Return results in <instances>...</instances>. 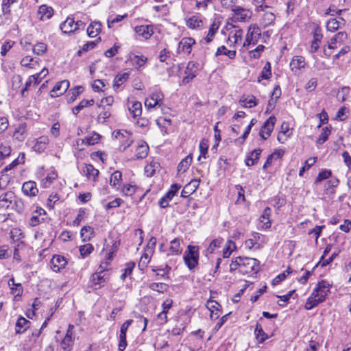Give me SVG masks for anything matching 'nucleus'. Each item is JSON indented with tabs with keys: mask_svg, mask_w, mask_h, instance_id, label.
I'll list each match as a JSON object with an SVG mask.
<instances>
[{
	"mask_svg": "<svg viewBox=\"0 0 351 351\" xmlns=\"http://www.w3.org/2000/svg\"><path fill=\"white\" fill-rule=\"evenodd\" d=\"M259 261L253 258L238 256L231 261L230 271H238L241 274L256 273L259 269Z\"/></svg>",
	"mask_w": 351,
	"mask_h": 351,
	"instance_id": "f257e3e1",
	"label": "nucleus"
},
{
	"mask_svg": "<svg viewBox=\"0 0 351 351\" xmlns=\"http://www.w3.org/2000/svg\"><path fill=\"white\" fill-rule=\"evenodd\" d=\"M348 38V34L346 32H339L334 35L324 47V55L328 58L332 54V49H336L341 46Z\"/></svg>",
	"mask_w": 351,
	"mask_h": 351,
	"instance_id": "f03ea898",
	"label": "nucleus"
},
{
	"mask_svg": "<svg viewBox=\"0 0 351 351\" xmlns=\"http://www.w3.org/2000/svg\"><path fill=\"white\" fill-rule=\"evenodd\" d=\"M184 261L190 270L195 269L198 265L199 252L198 247L195 245H188L187 250L184 255Z\"/></svg>",
	"mask_w": 351,
	"mask_h": 351,
	"instance_id": "7ed1b4c3",
	"label": "nucleus"
},
{
	"mask_svg": "<svg viewBox=\"0 0 351 351\" xmlns=\"http://www.w3.org/2000/svg\"><path fill=\"white\" fill-rule=\"evenodd\" d=\"M112 137L119 143V149L124 152L133 142L132 134L125 130H115Z\"/></svg>",
	"mask_w": 351,
	"mask_h": 351,
	"instance_id": "20e7f679",
	"label": "nucleus"
},
{
	"mask_svg": "<svg viewBox=\"0 0 351 351\" xmlns=\"http://www.w3.org/2000/svg\"><path fill=\"white\" fill-rule=\"evenodd\" d=\"M104 271L105 269L101 267L99 270H97L90 276V282L94 289L101 288L108 281L109 277Z\"/></svg>",
	"mask_w": 351,
	"mask_h": 351,
	"instance_id": "39448f33",
	"label": "nucleus"
},
{
	"mask_svg": "<svg viewBox=\"0 0 351 351\" xmlns=\"http://www.w3.org/2000/svg\"><path fill=\"white\" fill-rule=\"evenodd\" d=\"M261 36V30L258 27H250L243 43L244 47H248L250 45L257 44Z\"/></svg>",
	"mask_w": 351,
	"mask_h": 351,
	"instance_id": "423d86ee",
	"label": "nucleus"
},
{
	"mask_svg": "<svg viewBox=\"0 0 351 351\" xmlns=\"http://www.w3.org/2000/svg\"><path fill=\"white\" fill-rule=\"evenodd\" d=\"M276 118L274 116H271L262 126L259 135L263 139L266 140L270 135L274 128Z\"/></svg>",
	"mask_w": 351,
	"mask_h": 351,
	"instance_id": "0eeeda50",
	"label": "nucleus"
},
{
	"mask_svg": "<svg viewBox=\"0 0 351 351\" xmlns=\"http://www.w3.org/2000/svg\"><path fill=\"white\" fill-rule=\"evenodd\" d=\"M195 44V41L193 38L190 37H185L182 38L180 41L178 47L177 49L178 53H185L190 54L191 52L192 47Z\"/></svg>",
	"mask_w": 351,
	"mask_h": 351,
	"instance_id": "6e6552de",
	"label": "nucleus"
},
{
	"mask_svg": "<svg viewBox=\"0 0 351 351\" xmlns=\"http://www.w3.org/2000/svg\"><path fill=\"white\" fill-rule=\"evenodd\" d=\"M163 99V94L161 92H155L150 95L145 101V106L148 108L160 106Z\"/></svg>",
	"mask_w": 351,
	"mask_h": 351,
	"instance_id": "1a4fd4ad",
	"label": "nucleus"
},
{
	"mask_svg": "<svg viewBox=\"0 0 351 351\" xmlns=\"http://www.w3.org/2000/svg\"><path fill=\"white\" fill-rule=\"evenodd\" d=\"M232 11L234 12V18L237 21H245L252 16V12L250 10L240 6H236Z\"/></svg>",
	"mask_w": 351,
	"mask_h": 351,
	"instance_id": "9d476101",
	"label": "nucleus"
},
{
	"mask_svg": "<svg viewBox=\"0 0 351 351\" xmlns=\"http://www.w3.org/2000/svg\"><path fill=\"white\" fill-rule=\"evenodd\" d=\"M199 179L191 180L189 183L184 186L181 193V197L186 198L188 197L190 195L195 193L199 187Z\"/></svg>",
	"mask_w": 351,
	"mask_h": 351,
	"instance_id": "9b49d317",
	"label": "nucleus"
},
{
	"mask_svg": "<svg viewBox=\"0 0 351 351\" xmlns=\"http://www.w3.org/2000/svg\"><path fill=\"white\" fill-rule=\"evenodd\" d=\"M69 87V82L68 80H62L56 83L53 88L51 91V96L56 97L63 95Z\"/></svg>",
	"mask_w": 351,
	"mask_h": 351,
	"instance_id": "f8f14e48",
	"label": "nucleus"
},
{
	"mask_svg": "<svg viewBox=\"0 0 351 351\" xmlns=\"http://www.w3.org/2000/svg\"><path fill=\"white\" fill-rule=\"evenodd\" d=\"M317 294V293L313 292L311 295L307 299L304 306L306 310H311L324 301V295L321 294V295L318 296Z\"/></svg>",
	"mask_w": 351,
	"mask_h": 351,
	"instance_id": "ddd939ff",
	"label": "nucleus"
},
{
	"mask_svg": "<svg viewBox=\"0 0 351 351\" xmlns=\"http://www.w3.org/2000/svg\"><path fill=\"white\" fill-rule=\"evenodd\" d=\"M49 142V138L47 136H40L34 139L32 149L36 152L40 154L45 150Z\"/></svg>",
	"mask_w": 351,
	"mask_h": 351,
	"instance_id": "4468645a",
	"label": "nucleus"
},
{
	"mask_svg": "<svg viewBox=\"0 0 351 351\" xmlns=\"http://www.w3.org/2000/svg\"><path fill=\"white\" fill-rule=\"evenodd\" d=\"M66 263L67 262L64 256L60 255H54L51 260V267L53 271L58 272L65 267Z\"/></svg>",
	"mask_w": 351,
	"mask_h": 351,
	"instance_id": "2eb2a0df",
	"label": "nucleus"
},
{
	"mask_svg": "<svg viewBox=\"0 0 351 351\" xmlns=\"http://www.w3.org/2000/svg\"><path fill=\"white\" fill-rule=\"evenodd\" d=\"M14 198V194L12 191H8L0 195V209L6 210L11 205Z\"/></svg>",
	"mask_w": 351,
	"mask_h": 351,
	"instance_id": "dca6fc26",
	"label": "nucleus"
},
{
	"mask_svg": "<svg viewBox=\"0 0 351 351\" xmlns=\"http://www.w3.org/2000/svg\"><path fill=\"white\" fill-rule=\"evenodd\" d=\"M136 33L145 39H149L154 34V29L152 25H139L135 27Z\"/></svg>",
	"mask_w": 351,
	"mask_h": 351,
	"instance_id": "f3484780",
	"label": "nucleus"
},
{
	"mask_svg": "<svg viewBox=\"0 0 351 351\" xmlns=\"http://www.w3.org/2000/svg\"><path fill=\"white\" fill-rule=\"evenodd\" d=\"M27 136L26 123H22L15 128L12 137L19 142H23Z\"/></svg>",
	"mask_w": 351,
	"mask_h": 351,
	"instance_id": "a211bd4d",
	"label": "nucleus"
},
{
	"mask_svg": "<svg viewBox=\"0 0 351 351\" xmlns=\"http://www.w3.org/2000/svg\"><path fill=\"white\" fill-rule=\"evenodd\" d=\"M53 14V10L51 7L46 5H40L37 12V16L40 21L49 19Z\"/></svg>",
	"mask_w": 351,
	"mask_h": 351,
	"instance_id": "6ab92c4d",
	"label": "nucleus"
},
{
	"mask_svg": "<svg viewBox=\"0 0 351 351\" xmlns=\"http://www.w3.org/2000/svg\"><path fill=\"white\" fill-rule=\"evenodd\" d=\"M147 60V58L145 56L134 54H130L128 58V61L136 69H139L144 66Z\"/></svg>",
	"mask_w": 351,
	"mask_h": 351,
	"instance_id": "aec40b11",
	"label": "nucleus"
},
{
	"mask_svg": "<svg viewBox=\"0 0 351 351\" xmlns=\"http://www.w3.org/2000/svg\"><path fill=\"white\" fill-rule=\"evenodd\" d=\"M22 191L27 196H35L38 192L34 182L29 181L23 184Z\"/></svg>",
	"mask_w": 351,
	"mask_h": 351,
	"instance_id": "412c9836",
	"label": "nucleus"
},
{
	"mask_svg": "<svg viewBox=\"0 0 351 351\" xmlns=\"http://www.w3.org/2000/svg\"><path fill=\"white\" fill-rule=\"evenodd\" d=\"M306 65L305 58L302 56H294L290 62V67L292 71L300 70L305 68Z\"/></svg>",
	"mask_w": 351,
	"mask_h": 351,
	"instance_id": "4be33fe9",
	"label": "nucleus"
},
{
	"mask_svg": "<svg viewBox=\"0 0 351 351\" xmlns=\"http://www.w3.org/2000/svg\"><path fill=\"white\" fill-rule=\"evenodd\" d=\"M30 322L25 317L21 316L18 318L16 323L15 331L16 334H22L30 326Z\"/></svg>",
	"mask_w": 351,
	"mask_h": 351,
	"instance_id": "5701e85b",
	"label": "nucleus"
},
{
	"mask_svg": "<svg viewBox=\"0 0 351 351\" xmlns=\"http://www.w3.org/2000/svg\"><path fill=\"white\" fill-rule=\"evenodd\" d=\"M149 151V146L145 141H141L136 149V154H135V158L136 159H143L145 158L147 154Z\"/></svg>",
	"mask_w": 351,
	"mask_h": 351,
	"instance_id": "b1692460",
	"label": "nucleus"
},
{
	"mask_svg": "<svg viewBox=\"0 0 351 351\" xmlns=\"http://www.w3.org/2000/svg\"><path fill=\"white\" fill-rule=\"evenodd\" d=\"M100 135L97 133H93L91 136H86L84 139H78L76 141L77 145L79 146L81 143L86 144L88 145H93L97 143L100 139Z\"/></svg>",
	"mask_w": 351,
	"mask_h": 351,
	"instance_id": "393cba45",
	"label": "nucleus"
},
{
	"mask_svg": "<svg viewBox=\"0 0 351 351\" xmlns=\"http://www.w3.org/2000/svg\"><path fill=\"white\" fill-rule=\"evenodd\" d=\"M74 27L75 20L71 17H67V19L60 25V29L64 34L74 32Z\"/></svg>",
	"mask_w": 351,
	"mask_h": 351,
	"instance_id": "a878e982",
	"label": "nucleus"
},
{
	"mask_svg": "<svg viewBox=\"0 0 351 351\" xmlns=\"http://www.w3.org/2000/svg\"><path fill=\"white\" fill-rule=\"evenodd\" d=\"M8 286L12 294H15V298L21 296L23 294V289L21 283H16L14 278L12 277L8 281Z\"/></svg>",
	"mask_w": 351,
	"mask_h": 351,
	"instance_id": "bb28decb",
	"label": "nucleus"
},
{
	"mask_svg": "<svg viewBox=\"0 0 351 351\" xmlns=\"http://www.w3.org/2000/svg\"><path fill=\"white\" fill-rule=\"evenodd\" d=\"M242 37V29L239 27H234V29L230 32L228 40L234 44H237L239 41H241Z\"/></svg>",
	"mask_w": 351,
	"mask_h": 351,
	"instance_id": "cd10ccee",
	"label": "nucleus"
},
{
	"mask_svg": "<svg viewBox=\"0 0 351 351\" xmlns=\"http://www.w3.org/2000/svg\"><path fill=\"white\" fill-rule=\"evenodd\" d=\"M101 24L99 22H92L86 29L87 34L90 37L94 38L99 34L101 31Z\"/></svg>",
	"mask_w": 351,
	"mask_h": 351,
	"instance_id": "c85d7f7f",
	"label": "nucleus"
},
{
	"mask_svg": "<svg viewBox=\"0 0 351 351\" xmlns=\"http://www.w3.org/2000/svg\"><path fill=\"white\" fill-rule=\"evenodd\" d=\"M313 292L317 293V295H321V294L324 295V300L327 295V293L329 292V284L324 280H322L318 282L316 288L313 290Z\"/></svg>",
	"mask_w": 351,
	"mask_h": 351,
	"instance_id": "c756f323",
	"label": "nucleus"
},
{
	"mask_svg": "<svg viewBox=\"0 0 351 351\" xmlns=\"http://www.w3.org/2000/svg\"><path fill=\"white\" fill-rule=\"evenodd\" d=\"M239 102L245 108H252L257 105L256 97L254 95L243 96Z\"/></svg>",
	"mask_w": 351,
	"mask_h": 351,
	"instance_id": "7c9ffc66",
	"label": "nucleus"
},
{
	"mask_svg": "<svg viewBox=\"0 0 351 351\" xmlns=\"http://www.w3.org/2000/svg\"><path fill=\"white\" fill-rule=\"evenodd\" d=\"M271 210L270 208L267 207L263 210V214L260 217V221L263 224V227L267 229L271 227V223L269 219L271 215Z\"/></svg>",
	"mask_w": 351,
	"mask_h": 351,
	"instance_id": "2f4dec72",
	"label": "nucleus"
},
{
	"mask_svg": "<svg viewBox=\"0 0 351 351\" xmlns=\"http://www.w3.org/2000/svg\"><path fill=\"white\" fill-rule=\"evenodd\" d=\"M262 150L261 149H256L252 151L250 154L246 158L245 164L247 166L254 165L259 158V156Z\"/></svg>",
	"mask_w": 351,
	"mask_h": 351,
	"instance_id": "473e14b6",
	"label": "nucleus"
},
{
	"mask_svg": "<svg viewBox=\"0 0 351 351\" xmlns=\"http://www.w3.org/2000/svg\"><path fill=\"white\" fill-rule=\"evenodd\" d=\"M254 335L256 340L260 343H263L268 338V335L265 332L261 325L258 323L256 324Z\"/></svg>",
	"mask_w": 351,
	"mask_h": 351,
	"instance_id": "72a5a7b5",
	"label": "nucleus"
},
{
	"mask_svg": "<svg viewBox=\"0 0 351 351\" xmlns=\"http://www.w3.org/2000/svg\"><path fill=\"white\" fill-rule=\"evenodd\" d=\"M84 173L88 179H92L93 181H95L96 178L98 176L99 171L95 169L93 165H86L84 169Z\"/></svg>",
	"mask_w": 351,
	"mask_h": 351,
	"instance_id": "f704fd0d",
	"label": "nucleus"
},
{
	"mask_svg": "<svg viewBox=\"0 0 351 351\" xmlns=\"http://www.w3.org/2000/svg\"><path fill=\"white\" fill-rule=\"evenodd\" d=\"M169 250L171 252V255H179L182 253L180 239L176 238L171 241Z\"/></svg>",
	"mask_w": 351,
	"mask_h": 351,
	"instance_id": "c9c22d12",
	"label": "nucleus"
},
{
	"mask_svg": "<svg viewBox=\"0 0 351 351\" xmlns=\"http://www.w3.org/2000/svg\"><path fill=\"white\" fill-rule=\"evenodd\" d=\"M203 25V21L198 16H193L186 21V25L191 29L200 27Z\"/></svg>",
	"mask_w": 351,
	"mask_h": 351,
	"instance_id": "e433bc0d",
	"label": "nucleus"
},
{
	"mask_svg": "<svg viewBox=\"0 0 351 351\" xmlns=\"http://www.w3.org/2000/svg\"><path fill=\"white\" fill-rule=\"evenodd\" d=\"M275 19L276 16L273 12H266L261 19V24L264 27H266L270 25H272L275 21Z\"/></svg>",
	"mask_w": 351,
	"mask_h": 351,
	"instance_id": "4c0bfd02",
	"label": "nucleus"
},
{
	"mask_svg": "<svg viewBox=\"0 0 351 351\" xmlns=\"http://www.w3.org/2000/svg\"><path fill=\"white\" fill-rule=\"evenodd\" d=\"M159 168L160 164L158 162L152 161L145 167V173L147 177H151Z\"/></svg>",
	"mask_w": 351,
	"mask_h": 351,
	"instance_id": "58836bf2",
	"label": "nucleus"
},
{
	"mask_svg": "<svg viewBox=\"0 0 351 351\" xmlns=\"http://www.w3.org/2000/svg\"><path fill=\"white\" fill-rule=\"evenodd\" d=\"M73 336L65 335L60 343V347L64 351H71L73 348Z\"/></svg>",
	"mask_w": 351,
	"mask_h": 351,
	"instance_id": "ea45409f",
	"label": "nucleus"
},
{
	"mask_svg": "<svg viewBox=\"0 0 351 351\" xmlns=\"http://www.w3.org/2000/svg\"><path fill=\"white\" fill-rule=\"evenodd\" d=\"M130 114L133 118H136L141 116L142 113V105L139 101H134L131 107L129 108Z\"/></svg>",
	"mask_w": 351,
	"mask_h": 351,
	"instance_id": "a19ab883",
	"label": "nucleus"
},
{
	"mask_svg": "<svg viewBox=\"0 0 351 351\" xmlns=\"http://www.w3.org/2000/svg\"><path fill=\"white\" fill-rule=\"evenodd\" d=\"M191 162L192 156L189 154L180 161L178 166V171L179 172H185L189 169Z\"/></svg>",
	"mask_w": 351,
	"mask_h": 351,
	"instance_id": "79ce46f5",
	"label": "nucleus"
},
{
	"mask_svg": "<svg viewBox=\"0 0 351 351\" xmlns=\"http://www.w3.org/2000/svg\"><path fill=\"white\" fill-rule=\"evenodd\" d=\"M220 55L227 56L230 59H234L236 56L235 50H228L225 46L219 47L215 53V56Z\"/></svg>",
	"mask_w": 351,
	"mask_h": 351,
	"instance_id": "37998d69",
	"label": "nucleus"
},
{
	"mask_svg": "<svg viewBox=\"0 0 351 351\" xmlns=\"http://www.w3.org/2000/svg\"><path fill=\"white\" fill-rule=\"evenodd\" d=\"M271 64L269 62H267L261 71L260 76L258 78V82H261L262 80H268L271 77Z\"/></svg>",
	"mask_w": 351,
	"mask_h": 351,
	"instance_id": "c03bdc74",
	"label": "nucleus"
},
{
	"mask_svg": "<svg viewBox=\"0 0 351 351\" xmlns=\"http://www.w3.org/2000/svg\"><path fill=\"white\" fill-rule=\"evenodd\" d=\"M149 288L158 293H164L168 289V285L162 282H152L149 285Z\"/></svg>",
	"mask_w": 351,
	"mask_h": 351,
	"instance_id": "a18cd8bd",
	"label": "nucleus"
},
{
	"mask_svg": "<svg viewBox=\"0 0 351 351\" xmlns=\"http://www.w3.org/2000/svg\"><path fill=\"white\" fill-rule=\"evenodd\" d=\"M94 233L93 228L90 226H84L80 231V235L83 241H88Z\"/></svg>",
	"mask_w": 351,
	"mask_h": 351,
	"instance_id": "49530a36",
	"label": "nucleus"
},
{
	"mask_svg": "<svg viewBox=\"0 0 351 351\" xmlns=\"http://www.w3.org/2000/svg\"><path fill=\"white\" fill-rule=\"evenodd\" d=\"M152 254H151L148 251L145 250L140 258L138 267H141L142 269L145 267H147V265L150 262Z\"/></svg>",
	"mask_w": 351,
	"mask_h": 351,
	"instance_id": "de8ad7c7",
	"label": "nucleus"
},
{
	"mask_svg": "<svg viewBox=\"0 0 351 351\" xmlns=\"http://www.w3.org/2000/svg\"><path fill=\"white\" fill-rule=\"evenodd\" d=\"M129 78L128 73L118 74L114 80V87H119L121 84L125 83Z\"/></svg>",
	"mask_w": 351,
	"mask_h": 351,
	"instance_id": "09e8293b",
	"label": "nucleus"
},
{
	"mask_svg": "<svg viewBox=\"0 0 351 351\" xmlns=\"http://www.w3.org/2000/svg\"><path fill=\"white\" fill-rule=\"evenodd\" d=\"M121 178L122 173L119 171H114L110 176V184L113 187H116L117 185H119Z\"/></svg>",
	"mask_w": 351,
	"mask_h": 351,
	"instance_id": "8fccbe9b",
	"label": "nucleus"
},
{
	"mask_svg": "<svg viewBox=\"0 0 351 351\" xmlns=\"http://www.w3.org/2000/svg\"><path fill=\"white\" fill-rule=\"evenodd\" d=\"M235 248V243L230 240L228 241L223 250V257L228 258Z\"/></svg>",
	"mask_w": 351,
	"mask_h": 351,
	"instance_id": "3c124183",
	"label": "nucleus"
},
{
	"mask_svg": "<svg viewBox=\"0 0 351 351\" xmlns=\"http://www.w3.org/2000/svg\"><path fill=\"white\" fill-rule=\"evenodd\" d=\"M331 176H332V171L330 170L323 169L319 173L314 183H315V184H317L318 183L321 182L322 181L330 178Z\"/></svg>",
	"mask_w": 351,
	"mask_h": 351,
	"instance_id": "603ef678",
	"label": "nucleus"
},
{
	"mask_svg": "<svg viewBox=\"0 0 351 351\" xmlns=\"http://www.w3.org/2000/svg\"><path fill=\"white\" fill-rule=\"evenodd\" d=\"M330 130L328 127H325L322 130V132L317 139V143L323 144L328 140L329 135L330 134Z\"/></svg>",
	"mask_w": 351,
	"mask_h": 351,
	"instance_id": "864d4df0",
	"label": "nucleus"
},
{
	"mask_svg": "<svg viewBox=\"0 0 351 351\" xmlns=\"http://www.w3.org/2000/svg\"><path fill=\"white\" fill-rule=\"evenodd\" d=\"M100 40L101 38H98L97 40L94 41L87 42L83 45L82 49L78 51L77 54L79 56H81L82 51H88L90 49H93L99 43Z\"/></svg>",
	"mask_w": 351,
	"mask_h": 351,
	"instance_id": "5fc2aeb1",
	"label": "nucleus"
},
{
	"mask_svg": "<svg viewBox=\"0 0 351 351\" xmlns=\"http://www.w3.org/2000/svg\"><path fill=\"white\" fill-rule=\"evenodd\" d=\"M317 160V157H311L308 158L305 162L304 165L300 169L299 176L302 177L304 174V172L306 170H308L311 166H313Z\"/></svg>",
	"mask_w": 351,
	"mask_h": 351,
	"instance_id": "6e6d98bb",
	"label": "nucleus"
},
{
	"mask_svg": "<svg viewBox=\"0 0 351 351\" xmlns=\"http://www.w3.org/2000/svg\"><path fill=\"white\" fill-rule=\"evenodd\" d=\"M340 23L341 22L336 19H330L326 24V28L331 32H335L339 28Z\"/></svg>",
	"mask_w": 351,
	"mask_h": 351,
	"instance_id": "4d7b16f0",
	"label": "nucleus"
},
{
	"mask_svg": "<svg viewBox=\"0 0 351 351\" xmlns=\"http://www.w3.org/2000/svg\"><path fill=\"white\" fill-rule=\"evenodd\" d=\"M16 2V0H3L2 1V12L4 15L10 14V6Z\"/></svg>",
	"mask_w": 351,
	"mask_h": 351,
	"instance_id": "13d9d810",
	"label": "nucleus"
},
{
	"mask_svg": "<svg viewBox=\"0 0 351 351\" xmlns=\"http://www.w3.org/2000/svg\"><path fill=\"white\" fill-rule=\"evenodd\" d=\"M199 148L200 155L198 157V160H200L201 157L206 158V156L207 154L208 149V141L204 139L202 140L199 143Z\"/></svg>",
	"mask_w": 351,
	"mask_h": 351,
	"instance_id": "bf43d9fd",
	"label": "nucleus"
},
{
	"mask_svg": "<svg viewBox=\"0 0 351 351\" xmlns=\"http://www.w3.org/2000/svg\"><path fill=\"white\" fill-rule=\"evenodd\" d=\"M47 46L43 43H38L34 45L33 51L35 54L40 56L47 51Z\"/></svg>",
	"mask_w": 351,
	"mask_h": 351,
	"instance_id": "052dcab7",
	"label": "nucleus"
},
{
	"mask_svg": "<svg viewBox=\"0 0 351 351\" xmlns=\"http://www.w3.org/2000/svg\"><path fill=\"white\" fill-rule=\"evenodd\" d=\"M135 267L134 262H129L126 264V267L123 269V273L121 276V279L124 280L128 276L131 275Z\"/></svg>",
	"mask_w": 351,
	"mask_h": 351,
	"instance_id": "680f3d73",
	"label": "nucleus"
},
{
	"mask_svg": "<svg viewBox=\"0 0 351 351\" xmlns=\"http://www.w3.org/2000/svg\"><path fill=\"white\" fill-rule=\"evenodd\" d=\"M217 29L218 27L215 23H213L210 25L208 34L204 38L206 43H209L212 41L213 36L215 35L217 31Z\"/></svg>",
	"mask_w": 351,
	"mask_h": 351,
	"instance_id": "e2e57ef3",
	"label": "nucleus"
},
{
	"mask_svg": "<svg viewBox=\"0 0 351 351\" xmlns=\"http://www.w3.org/2000/svg\"><path fill=\"white\" fill-rule=\"evenodd\" d=\"M93 246L91 244L87 243L80 246V252L81 256L84 258L89 255L93 251Z\"/></svg>",
	"mask_w": 351,
	"mask_h": 351,
	"instance_id": "0e129e2a",
	"label": "nucleus"
},
{
	"mask_svg": "<svg viewBox=\"0 0 351 351\" xmlns=\"http://www.w3.org/2000/svg\"><path fill=\"white\" fill-rule=\"evenodd\" d=\"M136 192V186L132 184L124 185L121 189V193L125 196H132Z\"/></svg>",
	"mask_w": 351,
	"mask_h": 351,
	"instance_id": "69168bd1",
	"label": "nucleus"
},
{
	"mask_svg": "<svg viewBox=\"0 0 351 351\" xmlns=\"http://www.w3.org/2000/svg\"><path fill=\"white\" fill-rule=\"evenodd\" d=\"M48 73H49L48 69L46 68H44L40 73L31 75L29 77V80H31V82L34 85H37L40 83V81H38L37 80V77H39L41 75H43V77H45L48 74Z\"/></svg>",
	"mask_w": 351,
	"mask_h": 351,
	"instance_id": "338daca9",
	"label": "nucleus"
},
{
	"mask_svg": "<svg viewBox=\"0 0 351 351\" xmlns=\"http://www.w3.org/2000/svg\"><path fill=\"white\" fill-rule=\"evenodd\" d=\"M57 178V174L54 172L49 173L45 178L43 180V185L44 187H48L53 180Z\"/></svg>",
	"mask_w": 351,
	"mask_h": 351,
	"instance_id": "774afa93",
	"label": "nucleus"
}]
</instances>
